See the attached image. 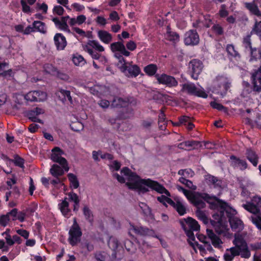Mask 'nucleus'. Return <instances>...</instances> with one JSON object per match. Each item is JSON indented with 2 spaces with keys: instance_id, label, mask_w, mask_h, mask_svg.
I'll use <instances>...</instances> for the list:
<instances>
[{
  "instance_id": "f257e3e1",
  "label": "nucleus",
  "mask_w": 261,
  "mask_h": 261,
  "mask_svg": "<svg viewBox=\"0 0 261 261\" xmlns=\"http://www.w3.org/2000/svg\"><path fill=\"white\" fill-rule=\"evenodd\" d=\"M125 185L129 189L132 190H138L140 185H144L160 194H165L169 197L171 196L170 193L162 185L150 178H140L133 181L127 182Z\"/></svg>"
},
{
  "instance_id": "f03ea898",
  "label": "nucleus",
  "mask_w": 261,
  "mask_h": 261,
  "mask_svg": "<svg viewBox=\"0 0 261 261\" xmlns=\"http://www.w3.org/2000/svg\"><path fill=\"white\" fill-rule=\"evenodd\" d=\"M242 46L245 53L249 56V62H257L261 59V46L253 47L251 39V35L244 36L242 40Z\"/></svg>"
},
{
  "instance_id": "7ed1b4c3",
  "label": "nucleus",
  "mask_w": 261,
  "mask_h": 261,
  "mask_svg": "<svg viewBox=\"0 0 261 261\" xmlns=\"http://www.w3.org/2000/svg\"><path fill=\"white\" fill-rule=\"evenodd\" d=\"M215 86L217 87V93L222 97L226 95L229 89L231 86V80L226 75H218L215 80Z\"/></svg>"
},
{
  "instance_id": "20e7f679",
  "label": "nucleus",
  "mask_w": 261,
  "mask_h": 261,
  "mask_svg": "<svg viewBox=\"0 0 261 261\" xmlns=\"http://www.w3.org/2000/svg\"><path fill=\"white\" fill-rule=\"evenodd\" d=\"M68 234V242L72 246L76 245L80 241L82 231L75 217L73 218V224L69 229Z\"/></svg>"
},
{
  "instance_id": "39448f33",
  "label": "nucleus",
  "mask_w": 261,
  "mask_h": 261,
  "mask_svg": "<svg viewBox=\"0 0 261 261\" xmlns=\"http://www.w3.org/2000/svg\"><path fill=\"white\" fill-rule=\"evenodd\" d=\"M52 153L50 155V159L56 163H59L67 172L69 170L68 163L65 158L61 156L64 151L59 147H55L51 150Z\"/></svg>"
},
{
  "instance_id": "423d86ee",
  "label": "nucleus",
  "mask_w": 261,
  "mask_h": 261,
  "mask_svg": "<svg viewBox=\"0 0 261 261\" xmlns=\"http://www.w3.org/2000/svg\"><path fill=\"white\" fill-rule=\"evenodd\" d=\"M128 233L130 235H132V233H134L140 236H151L159 239V237L155 234V232L152 229H150L146 227L142 226L130 224Z\"/></svg>"
},
{
  "instance_id": "0eeeda50",
  "label": "nucleus",
  "mask_w": 261,
  "mask_h": 261,
  "mask_svg": "<svg viewBox=\"0 0 261 261\" xmlns=\"http://www.w3.org/2000/svg\"><path fill=\"white\" fill-rule=\"evenodd\" d=\"M199 35L196 30H190L184 34V42L187 46H194L199 44Z\"/></svg>"
},
{
  "instance_id": "6e6552de",
  "label": "nucleus",
  "mask_w": 261,
  "mask_h": 261,
  "mask_svg": "<svg viewBox=\"0 0 261 261\" xmlns=\"http://www.w3.org/2000/svg\"><path fill=\"white\" fill-rule=\"evenodd\" d=\"M203 67V63L201 61L198 59L192 60L189 64V72L191 77L194 80H197Z\"/></svg>"
},
{
  "instance_id": "1a4fd4ad",
  "label": "nucleus",
  "mask_w": 261,
  "mask_h": 261,
  "mask_svg": "<svg viewBox=\"0 0 261 261\" xmlns=\"http://www.w3.org/2000/svg\"><path fill=\"white\" fill-rule=\"evenodd\" d=\"M182 90L187 91L190 95L206 98L207 94L203 89H198L193 83H185L182 85Z\"/></svg>"
},
{
  "instance_id": "9d476101",
  "label": "nucleus",
  "mask_w": 261,
  "mask_h": 261,
  "mask_svg": "<svg viewBox=\"0 0 261 261\" xmlns=\"http://www.w3.org/2000/svg\"><path fill=\"white\" fill-rule=\"evenodd\" d=\"M155 77L159 84L165 85L168 87H175L178 85V82L174 77L165 73L156 74Z\"/></svg>"
},
{
  "instance_id": "9b49d317",
  "label": "nucleus",
  "mask_w": 261,
  "mask_h": 261,
  "mask_svg": "<svg viewBox=\"0 0 261 261\" xmlns=\"http://www.w3.org/2000/svg\"><path fill=\"white\" fill-rule=\"evenodd\" d=\"M121 70L128 77H137L141 72V69L137 65L123 64Z\"/></svg>"
},
{
  "instance_id": "f8f14e48",
  "label": "nucleus",
  "mask_w": 261,
  "mask_h": 261,
  "mask_svg": "<svg viewBox=\"0 0 261 261\" xmlns=\"http://www.w3.org/2000/svg\"><path fill=\"white\" fill-rule=\"evenodd\" d=\"M46 96L45 92L40 90H35L26 94L24 98L30 101H42L46 99Z\"/></svg>"
},
{
  "instance_id": "ddd939ff",
  "label": "nucleus",
  "mask_w": 261,
  "mask_h": 261,
  "mask_svg": "<svg viewBox=\"0 0 261 261\" xmlns=\"http://www.w3.org/2000/svg\"><path fill=\"white\" fill-rule=\"evenodd\" d=\"M62 215L66 218H69L72 215L71 209L69 208V203L67 201V197H65L61 202L58 205Z\"/></svg>"
},
{
  "instance_id": "4468645a",
  "label": "nucleus",
  "mask_w": 261,
  "mask_h": 261,
  "mask_svg": "<svg viewBox=\"0 0 261 261\" xmlns=\"http://www.w3.org/2000/svg\"><path fill=\"white\" fill-rule=\"evenodd\" d=\"M54 41L57 49L58 50L64 49L67 45L66 38L61 33H56L54 36Z\"/></svg>"
},
{
  "instance_id": "2eb2a0df",
  "label": "nucleus",
  "mask_w": 261,
  "mask_h": 261,
  "mask_svg": "<svg viewBox=\"0 0 261 261\" xmlns=\"http://www.w3.org/2000/svg\"><path fill=\"white\" fill-rule=\"evenodd\" d=\"M204 179L208 186H213L215 188H221L222 181L217 177L210 174L204 175Z\"/></svg>"
},
{
  "instance_id": "dca6fc26",
  "label": "nucleus",
  "mask_w": 261,
  "mask_h": 261,
  "mask_svg": "<svg viewBox=\"0 0 261 261\" xmlns=\"http://www.w3.org/2000/svg\"><path fill=\"white\" fill-rule=\"evenodd\" d=\"M247 159L254 166L256 167L258 163V156L256 152L251 148H247L245 152Z\"/></svg>"
},
{
  "instance_id": "f3484780",
  "label": "nucleus",
  "mask_w": 261,
  "mask_h": 261,
  "mask_svg": "<svg viewBox=\"0 0 261 261\" xmlns=\"http://www.w3.org/2000/svg\"><path fill=\"white\" fill-rule=\"evenodd\" d=\"M230 160L232 161V165L234 167H238L241 170H244L248 167L247 162L244 160L240 159L234 155L230 156Z\"/></svg>"
},
{
  "instance_id": "a211bd4d",
  "label": "nucleus",
  "mask_w": 261,
  "mask_h": 261,
  "mask_svg": "<svg viewBox=\"0 0 261 261\" xmlns=\"http://www.w3.org/2000/svg\"><path fill=\"white\" fill-rule=\"evenodd\" d=\"M121 173L127 177V179L128 181V182L133 181L141 178L140 176H139L136 173L133 172L127 167L122 168L121 170Z\"/></svg>"
},
{
  "instance_id": "6ab92c4d",
  "label": "nucleus",
  "mask_w": 261,
  "mask_h": 261,
  "mask_svg": "<svg viewBox=\"0 0 261 261\" xmlns=\"http://www.w3.org/2000/svg\"><path fill=\"white\" fill-rule=\"evenodd\" d=\"M166 39L170 42L176 43L179 41V35L176 32L172 31L170 25H167Z\"/></svg>"
},
{
  "instance_id": "aec40b11",
  "label": "nucleus",
  "mask_w": 261,
  "mask_h": 261,
  "mask_svg": "<svg viewBox=\"0 0 261 261\" xmlns=\"http://www.w3.org/2000/svg\"><path fill=\"white\" fill-rule=\"evenodd\" d=\"M59 99L63 103L68 100L71 103H72V99L70 95V91L69 90L61 89L57 93Z\"/></svg>"
},
{
  "instance_id": "412c9836",
  "label": "nucleus",
  "mask_w": 261,
  "mask_h": 261,
  "mask_svg": "<svg viewBox=\"0 0 261 261\" xmlns=\"http://www.w3.org/2000/svg\"><path fill=\"white\" fill-rule=\"evenodd\" d=\"M97 36L101 42L107 44L110 43L113 39L111 34L105 30L98 31Z\"/></svg>"
},
{
  "instance_id": "4be33fe9",
  "label": "nucleus",
  "mask_w": 261,
  "mask_h": 261,
  "mask_svg": "<svg viewBox=\"0 0 261 261\" xmlns=\"http://www.w3.org/2000/svg\"><path fill=\"white\" fill-rule=\"evenodd\" d=\"M173 204L172 206L177 212L179 216H184L187 213V209L182 202L178 199H175Z\"/></svg>"
},
{
  "instance_id": "5701e85b",
  "label": "nucleus",
  "mask_w": 261,
  "mask_h": 261,
  "mask_svg": "<svg viewBox=\"0 0 261 261\" xmlns=\"http://www.w3.org/2000/svg\"><path fill=\"white\" fill-rule=\"evenodd\" d=\"M245 6L252 14L257 17L261 16V12L258 9L259 6L254 2L252 3H246Z\"/></svg>"
},
{
  "instance_id": "b1692460",
  "label": "nucleus",
  "mask_w": 261,
  "mask_h": 261,
  "mask_svg": "<svg viewBox=\"0 0 261 261\" xmlns=\"http://www.w3.org/2000/svg\"><path fill=\"white\" fill-rule=\"evenodd\" d=\"M228 206L227 202L218 198V200L211 202L209 207L210 209L214 210H217L219 208L224 210L225 208H227Z\"/></svg>"
},
{
  "instance_id": "393cba45",
  "label": "nucleus",
  "mask_w": 261,
  "mask_h": 261,
  "mask_svg": "<svg viewBox=\"0 0 261 261\" xmlns=\"http://www.w3.org/2000/svg\"><path fill=\"white\" fill-rule=\"evenodd\" d=\"M226 50L229 57L234 58L236 60L240 59L241 55L236 49L233 45L231 44H227L226 46Z\"/></svg>"
},
{
  "instance_id": "a878e982",
  "label": "nucleus",
  "mask_w": 261,
  "mask_h": 261,
  "mask_svg": "<svg viewBox=\"0 0 261 261\" xmlns=\"http://www.w3.org/2000/svg\"><path fill=\"white\" fill-rule=\"evenodd\" d=\"M64 169L57 164H54L50 169V174L54 177H60L64 174Z\"/></svg>"
},
{
  "instance_id": "bb28decb",
  "label": "nucleus",
  "mask_w": 261,
  "mask_h": 261,
  "mask_svg": "<svg viewBox=\"0 0 261 261\" xmlns=\"http://www.w3.org/2000/svg\"><path fill=\"white\" fill-rule=\"evenodd\" d=\"M229 222L232 230L242 229L243 227V222L237 217L230 218Z\"/></svg>"
},
{
  "instance_id": "cd10ccee",
  "label": "nucleus",
  "mask_w": 261,
  "mask_h": 261,
  "mask_svg": "<svg viewBox=\"0 0 261 261\" xmlns=\"http://www.w3.org/2000/svg\"><path fill=\"white\" fill-rule=\"evenodd\" d=\"M242 206L250 213L254 214H258V210L256 208V205L254 202L253 197L250 202H247L246 204H243Z\"/></svg>"
},
{
  "instance_id": "c85d7f7f",
  "label": "nucleus",
  "mask_w": 261,
  "mask_h": 261,
  "mask_svg": "<svg viewBox=\"0 0 261 261\" xmlns=\"http://www.w3.org/2000/svg\"><path fill=\"white\" fill-rule=\"evenodd\" d=\"M158 67L155 64H149L144 68V72L149 76H153L156 75Z\"/></svg>"
},
{
  "instance_id": "c756f323",
  "label": "nucleus",
  "mask_w": 261,
  "mask_h": 261,
  "mask_svg": "<svg viewBox=\"0 0 261 261\" xmlns=\"http://www.w3.org/2000/svg\"><path fill=\"white\" fill-rule=\"evenodd\" d=\"M189 200L191 201V203L197 208V209L203 208L205 206V202L201 199L194 194H191V198Z\"/></svg>"
},
{
  "instance_id": "7c9ffc66",
  "label": "nucleus",
  "mask_w": 261,
  "mask_h": 261,
  "mask_svg": "<svg viewBox=\"0 0 261 261\" xmlns=\"http://www.w3.org/2000/svg\"><path fill=\"white\" fill-rule=\"evenodd\" d=\"M83 213L85 219L90 223L92 224L94 221L93 214L88 205H84L83 208Z\"/></svg>"
},
{
  "instance_id": "2f4dec72",
  "label": "nucleus",
  "mask_w": 261,
  "mask_h": 261,
  "mask_svg": "<svg viewBox=\"0 0 261 261\" xmlns=\"http://www.w3.org/2000/svg\"><path fill=\"white\" fill-rule=\"evenodd\" d=\"M128 105V101L121 97L115 98L112 102V106L114 108H123Z\"/></svg>"
},
{
  "instance_id": "473e14b6",
  "label": "nucleus",
  "mask_w": 261,
  "mask_h": 261,
  "mask_svg": "<svg viewBox=\"0 0 261 261\" xmlns=\"http://www.w3.org/2000/svg\"><path fill=\"white\" fill-rule=\"evenodd\" d=\"M109 248L114 251V253L116 254V250L119 247V243L117 238L114 237H110L108 242Z\"/></svg>"
},
{
  "instance_id": "72a5a7b5",
  "label": "nucleus",
  "mask_w": 261,
  "mask_h": 261,
  "mask_svg": "<svg viewBox=\"0 0 261 261\" xmlns=\"http://www.w3.org/2000/svg\"><path fill=\"white\" fill-rule=\"evenodd\" d=\"M32 25L34 28L35 31L39 32L42 34L46 33V29L45 28V24L41 21H34Z\"/></svg>"
},
{
  "instance_id": "f704fd0d",
  "label": "nucleus",
  "mask_w": 261,
  "mask_h": 261,
  "mask_svg": "<svg viewBox=\"0 0 261 261\" xmlns=\"http://www.w3.org/2000/svg\"><path fill=\"white\" fill-rule=\"evenodd\" d=\"M52 21L54 22L56 27L58 29L70 33V30L69 29L68 24H65L60 22V20L58 17H54L52 19Z\"/></svg>"
},
{
  "instance_id": "c9c22d12",
  "label": "nucleus",
  "mask_w": 261,
  "mask_h": 261,
  "mask_svg": "<svg viewBox=\"0 0 261 261\" xmlns=\"http://www.w3.org/2000/svg\"><path fill=\"white\" fill-rule=\"evenodd\" d=\"M197 144V142L195 141H187L179 143L177 145V147L181 149L189 150Z\"/></svg>"
},
{
  "instance_id": "e433bc0d",
  "label": "nucleus",
  "mask_w": 261,
  "mask_h": 261,
  "mask_svg": "<svg viewBox=\"0 0 261 261\" xmlns=\"http://www.w3.org/2000/svg\"><path fill=\"white\" fill-rule=\"evenodd\" d=\"M180 224L188 238L191 241H195V238L193 232L194 230L188 228V227L184 223L183 220H180Z\"/></svg>"
},
{
  "instance_id": "4c0bfd02",
  "label": "nucleus",
  "mask_w": 261,
  "mask_h": 261,
  "mask_svg": "<svg viewBox=\"0 0 261 261\" xmlns=\"http://www.w3.org/2000/svg\"><path fill=\"white\" fill-rule=\"evenodd\" d=\"M70 186L74 189H77L79 187V181L75 175L70 173L67 175Z\"/></svg>"
},
{
  "instance_id": "58836bf2",
  "label": "nucleus",
  "mask_w": 261,
  "mask_h": 261,
  "mask_svg": "<svg viewBox=\"0 0 261 261\" xmlns=\"http://www.w3.org/2000/svg\"><path fill=\"white\" fill-rule=\"evenodd\" d=\"M88 44L99 52H102L105 50L104 47L96 40H89Z\"/></svg>"
},
{
  "instance_id": "ea45409f",
  "label": "nucleus",
  "mask_w": 261,
  "mask_h": 261,
  "mask_svg": "<svg viewBox=\"0 0 261 261\" xmlns=\"http://www.w3.org/2000/svg\"><path fill=\"white\" fill-rule=\"evenodd\" d=\"M239 250L241 252L240 255L242 257L249 258L250 257L251 253L248 249L247 244L239 248Z\"/></svg>"
},
{
  "instance_id": "a19ab883",
  "label": "nucleus",
  "mask_w": 261,
  "mask_h": 261,
  "mask_svg": "<svg viewBox=\"0 0 261 261\" xmlns=\"http://www.w3.org/2000/svg\"><path fill=\"white\" fill-rule=\"evenodd\" d=\"M124 46L123 43L120 41L113 42L110 45L111 49L113 53L120 52Z\"/></svg>"
},
{
  "instance_id": "79ce46f5",
  "label": "nucleus",
  "mask_w": 261,
  "mask_h": 261,
  "mask_svg": "<svg viewBox=\"0 0 261 261\" xmlns=\"http://www.w3.org/2000/svg\"><path fill=\"white\" fill-rule=\"evenodd\" d=\"M195 214L198 219L202 221L203 223L205 224L208 223V219L204 212L200 210V209H197L195 212Z\"/></svg>"
},
{
  "instance_id": "37998d69",
  "label": "nucleus",
  "mask_w": 261,
  "mask_h": 261,
  "mask_svg": "<svg viewBox=\"0 0 261 261\" xmlns=\"http://www.w3.org/2000/svg\"><path fill=\"white\" fill-rule=\"evenodd\" d=\"M167 196L162 195L160 196H158L157 197V200L160 202L162 203L163 205L167 206L166 203H168L169 205L173 204L174 201L171 198L168 197L167 195L165 194Z\"/></svg>"
},
{
  "instance_id": "c03bdc74",
  "label": "nucleus",
  "mask_w": 261,
  "mask_h": 261,
  "mask_svg": "<svg viewBox=\"0 0 261 261\" xmlns=\"http://www.w3.org/2000/svg\"><path fill=\"white\" fill-rule=\"evenodd\" d=\"M179 181L182 184H184L187 187L192 190H195L196 189V186L193 184L192 181L186 179L185 177H181L179 178Z\"/></svg>"
},
{
  "instance_id": "a18cd8bd",
  "label": "nucleus",
  "mask_w": 261,
  "mask_h": 261,
  "mask_svg": "<svg viewBox=\"0 0 261 261\" xmlns=\"http://www.w3.org/2000/svg\"><path fill=\"white\" fill-rule=\"evenodd\" d=\"M251 33H254L258 36L261 40V21H255Z\"/></svg>"
},
{
  "instance_id": "49530a36",
  "label": "nucleus",
  "mask_w": 261,
  "mask_h": 261,
  "mask_svg": "<svg viewBox=\"0 0 261 261\" xmlns=\"http://www.w3.org/2000/svg\"><path fill=\"white\" fill-rule=\"evenodd\" d=\"M20 4L22 7V11L24 13L29 14L34 12V9H31L25 0H21Z\"/></svg>"
},
{
  "instance_id": "de8ad7c7",
  "label": "nucleus",
  "mask_w": 261,
  "mask_h": 261,
  "mask_svg": "<svg viewBox=\"0 0 261 261\" xmlns=\"http://www.w3.org/2000/svg\"><path fill=\"white\" fill-rule=\"evenodd\" d=\"M212 31L218 36H221L224 34V29L219 24H214L212 27Z\"/></svg>"
},
{
  "instance_id": "09e8293b",
  "label": "nucleus",
  "mask_w": 261,
  "mask_h": 261,
  "mask_svg": "<svg viewBox=\"0 0 261 261\" xmlns=\"http://www.w3.org/2000/svg\"><path fill=\"white\" fill-rule=\"evenodd\" d=\"M210 106L212 108L214 109H216L218 111L226 112L227 108L223 106L222 104L217 102L215 101H213L210 102Z\"/></svg>"
},
{
  "instance_id": "8fccbe9b",
  "label": "nucleus",
  "mask_w": 261,
  "mask_h": 261,
  "mask_svg": "<svg viewBox=\"0 0 261 261\" xmlns=\"http://www.w3.org/2000/svg\"><path fill=\"white\" fill-rule=\"evenodd\" d=\"M72 61L76 66L83 65L86 62L83 57L81 55H78L73 57Z\"/></svg>"
},
{
  "instance_id": "3c124183",
  "label": "nucleus",
  "mask_w": 261,
  "mask_h": 261,
  "mask_svg": "<svg viewBox=\"0 0 261 261\" xmlns=\"http://www.w3.org/2000/svg\"><path fill=\"white\" fill-rule=\"evenodd\" d=\"M13 162L16 166H18L22 169L24 168V160L18 155L15 156Z\"/></svg>"
},
{
  "instance_id": "603ef678",
  "label": "nucleus",
  "mask_w": 261,
  "mask_h": 261,
  "mask_svg": "<svg viewBox=\"0 0 261 261\" xmlns=\"http://www.w3.org/2000/svg\"><path fill=\"white\" fill-rule=\"evenodd\" d=\"M232 242L236 247L238 249L247 244L246 241L241 237H236Z\"/></svg>"
},
{
  "instance_id": "864d4df0",
  "label": "nucleus",
  "mask_w": 261,
  "mask_h": 261,
  "mask_svg": "<svg viewBox=\"0 0 261 261\" xmlns=\"http://www.w3.org/2000/svg\"><path fill=\"white\" fill-rule=\"evenodd\" d=\"M202 198L209 204H211V202H213L214 201L218 200V198L216 196H210L207 193H204Z\"/></svg>"
},
{
  "instance_id": "5fc2aeb1",
  "label": "nucleus",
  "mask_w": 261,
  "mask_h": 261,
  "mask_svg": "<svg viewBox=\"0 0 261 261\" xmlns=\"http://www.w3.org/2000/svg\"><path fill=\"white\" fill-rule=\"evenodd\" d=\"M107 257V254L105 252L99 251L95 254V258L97 261H105Z\"/></svg>"
},
{
  "instance_id": "6e6d98bb",
  "label": "nucleus",
  "mask_w": 261,
  "mask_h": 261,
  "mask_svg": "<svg viewBox=\"0 0 261 261\" xmlns=\"http://www.w3.org/2000/svg\"><path fill=\"white\" fill-rule=\"evenodd\" d=\"M10 220L11 219L9 218V215H3L0 216V225L5 227Z\"/></svg>"
},
{
  "instance_id": "4d7b16f0",
  "label": "nucleus",
  "mask_w": 261,
  "mask_h": 261,
  "mask_svg": "<svg viewBox=\"0 0 261 261\" xmlns=\"http://www.w3.org/2000/svg\"><path fill=\"white\" fill-rule=\"evenodd\" d=\"M35 9L36 10H42L44 14H46L48 10V6L45 3L40 4L37 3L35 6Z\"/></svg>"
},
{
  "instance_id": "13d9d810",
  "label": "nucleus",
  "mask_w": 261,
  "mask_h": 261,
  "mask_svg": "<svg viewBox=\"0 0 261 261\" xmlns=\"http://www.w3.org/2000/svg\"><path fill=\"white\" fill-rule=\"evenodd\" d=\"M86 51L93 59L98 60L100 57V55L99 53L94 51L91 48L87 47Z\"/></svg>"
},
{
  "instance_id": "bf43d9fd",
  "label": "nucleus",
  "mask_w": 261,
  "mask_h": 261,
  "mask_svg": "<svg viewBox=\"0 0 261 261\" xmlns=\"http://www.w3.org/2000/svg\"><path fill=\"white\" fill-rule=\"evenodd\" d=\"M67 195L68 196L67 200L68 199L70 201H72L73 203L80 201L78 195L73 191L68 193Z\"/></svg>"
},
{
  "instance_id": "052dcab7",
  "label": "nucleus",
  "mask_w": 261,
  "mask_h": 261,
  "mask_svg": "<svg viewBox=\"0 0 261 261\" xmlns=\"http://www.w3.org/2000/svg\"><path fill=\"white\" fill-rule=\"evenodd\" d=\"M139 206L142 210V212L145 215L148 216L151 213L150 208L146 203L144 202H141L139 204Z\"/></svg>"
},
{
  "instance_id": "680f3d73",
  "label": "nucleus",
  "mask_w": 261,
  "mask_h": 261,
  "mask_svg": "<svg viewBox=\"0 0 261 261\" xmlns=\"http://www.w3.org/2000/svg\"><path fill=\"white\" fill-rule=\"evenodd\" d=\"M65 10L64 8L60 6V5H56L54 6L53 9V12L54 14H57L59 16H61L64 14Z\"/></svg>"
},
{
  "instance_id": "e2e57ef3",
  "label": "nucleus",
  "mask_w": 261,
  "mask_h": 261,
  "mask_svg": "<svg viewBox=\"0 0 261 261\" xmlns=\"http://www.w3.org/2000/svg\"><path fill=\"white\" fill-rule=\"evenodd\" d=\"M219 15L221 18H224L228 15V11L226 10L225 5L223 4L221 6L219 11Z\"/></svg>"
},
{
  "instance_id": "0e129e2a",
  "label": "nucleus",
  "mask_w": 261,
  "mask_h": 261,
  "mask_svg": "<svg viewBox=\"0 0 261 261\" xmlns=\"http://www.w3.org/2000/svg\"><path fill=\"white\" fill-rule=\"evenodd\" d=\"M252 222L256 227L261 230V217L259 216H255L252 218Z\"/></svg>"
},
{
  "instance_id": "69168bd1",
  "label": "nucleus",
  "mask_w": 261,
  "mask_h": 261,
  "mask_svg": "<svg viewBox=\"0 0 261 261\" xmlns=\"http://www.w3.org/2000/svg\"><path fill=\"white\" fill-rule=\"evenodd\" d=\"M0 76H3L7 79H10L14 76V72L12 69L4 71L0 73Z\"/></svg>"
},
{
  "instance_id": "338daca9",
  "label": "nucleus",
  "mask_w": 261,
  "mask_h": 261,
  "mask_svg": "<svg viewBox=\"0 0 261 261\" xmlns=\"http://www.w3.org/2000/svg\"><path fill=\"white\" fill-rule=\"evenodd\" d=\"M177 189L179 191L182 192L189 200L191 198V194H193L191 191L185 189L180 186H177Z\"/></svg>"
},
{
  "instance_id": "774afa93",
  "label": "nucleus",
  "mask_w": 261,
  "mask_h": 261,
  "mask_svg": "<svg viewBox=\"0 0 261 261\" xmlns=\"http://www.w3.org/2000/svg\"><path fill=\"white\" fill-rule=\"evenodd\" d=\"M254 202L256 205V208L258 210V213L261 214V197L255 196L253 197Z\"/></svg>"
}]
</instances>
